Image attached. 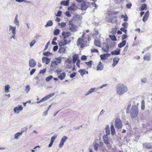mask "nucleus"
<instances>
[{
	"instance_id": "nucleus-17",
	"label": "nucleus",
	"mask_w": 152,
	"mask_h": 152,
	"mask_svg": "<svg viewBox=\"0 0 152 152\" xmlns=\"http://www.w3.org/2000/svg\"><path fill=\"white\" fill-rule=\"evenodd\" d=\"M88 5L86 4V2L83 1L81 4V10H82L85 11L88 8Z\"/></svg>"
},
{
	"instance_id": "nucleus-57",
	"label": "nucleus",
	"mask_w": 152,
	"mask_h": 152,
	"mask_svg": "<svg viewBox=\"0 0 152 152\" xmlns=\"http://www.w3.org/2000/svg\"><path fill=\"white\" fill-rule=\"evenodd\" d=\"M87 59V57L85 55H83L81 57V59L83 61L86 60Z\"/></svg>"
},
{
	"instance_id": "nucleus-46",
	"label": "nucleus",
	"mask_w": 152,
	"mask_h": 152,
	"mask_svg": "<svg viewBox=\"0 0 152 152\" xmlns=\"http://www.w3.org/2000/svg\"><path fill=\"white\" fill-rule=\"evenodd\" d=\"M122 25L124 28H127L128 26V23L127 22H125L124 23H122Z\"/></svg>"
},
{
	"instance_id": "nucleus-21",
	"label": "nucleus",
	"mask_w": 152,
	"mask_h": 152,
	"mask_svg": "<svg viewBox=\"0 0 152 152\" xmlns=\"http://www.w3.org/2000/svg\"><path fill=\"white\" fill-rule=\"evenodd\" d=\"M18 15L16 14L14 20V23L18 26H19L20 25L19 21L18 19Z\"/></svg>"
},
{
	"instance_id": "nucleus-7",
	"label": "nucleus",
	"mask_w": 152,
	"mask_h": 152,
	"mask_svg": "<svg viewBox=\"0 0 152 152\" xmlns=\"http://www.w3.org/2000/svg\"><path fill=\"white\" fill-rule=\"evenodd\" d=\"M102 138L103 141L105 144L107 145V146L110 145V143L108 140V136L107 134L104 135L103 136Z\"/></svg>"
},
{
	"instance_id": "nucleus-15",
	"label": "nucleus",
	"mask_w": 152,
	"mask_h": 152,
	"mask_svg": "<svg viewBox=\"0 0 152 152\" xmlns=\"http://www.w3.org/2000/svg\"><path fill=\"white\" fill-rule=\"evenodd\" d=\"M77 8V7L75 4L74 3L72 4L68 8V10H71L72 11H75Z\"/></svg>"
},
{
	"instance_id": "nucleus-19",
	"label": "nucleus",
	"mask_w": 152,
	"mask_h": 152,
	"mask_svg": "<svg viewBox=\"0 0 152 152\" xmlns=\"http://www.w3.org/2000/svg\"><path fill=\"white\" fill-rule=\"evenodd\" d=\"M120 50L118 48L117 49L111 52V54L112 55H118L120 54Z\"/></svg>"
},
{
	"instance_id": "nucleus-23",
	"label": "nucleus",
	"mask_w": 152,
	"mask_h": 152,
	"mask_svg": "<svg viewBox=\"0 0 152 152\" xmlns=\"http://www.w3.org/2000/svg\"><path fill=\"white\" fill-rule=\"evenodd\" d=\"M16 27L15 26H12L10 25V26L9 30H11L13 34L15 35Z\"/></svg>"
},
{
	"instance_id": "nucleus-6",
	"label": "nucleus",
	"mask_w": 152,
	"mask_h": 152,
	"mask_svg": "<svg viewBox=\"0 0 152 152\" xmlns=\"http://www.w3.org/2000/svg\"><path fill=\"white\" fill-rule=\"evenodd\" d=\"M27 129V128L26 127H25L22 129V131L21 132H18L16 133L14 136L15 138V139H18L20 136L22 135L23 132H24Z\"/></svg>"
},
{
	"instance_id": "nucleus-31",
	"label": "nucleus",
	"mask_w": 152,
	"mask_h": 152,
	"mask_svg": "<svg viewBox=\"0 0 152 152\" xmlns=\"http://www.w3.org/2000/svg\"><path fill=\"white\" fill-rule=\"evenodd\" d=\"M94 148V150L97 151L98 150V147L99 146V144L96 142L95 143H93Z\"/></svg>"
},
{
	"instance_id": "nucleus-45",
	"label": "nucleus",
	"mask_w": 152,
	"mask_h": 152,
	"mask_svg": "<svg viewBox=\"0 0 152 152\" xmlns=\"http://www.w3.org/2000/svg\"><path fill=\"white\" fill-rule=\"evenodd\" d=\"M60 32V30L58 29H55L54 32L53 34L55 35H58Z\"/></svg>"
},
{
	"instance_id": "nucleus-28",
	"label": "nucleus",
	"mask_w": 152,
	"mask_h": 152,
	"mask_svg": "<svg viewBox=\"0 0 152 152\" xmlns=\"http://www.w3.org/2000/svg\"><path fill=\"white\" fill-rule=\"evenodd\" d=\"M94 44L95 46L98 47H101V42L99 40H95L94 42Z\"/></svg>"
},
{
	"instance_id": "nucleus-62",
	"label": "nucleus",
	"mask_w": 152,
	"mask_h": 152,
	"mask_svg": "<svg viewBox=\"0 0 152 152\" xmlns=\"http://www.w3.org/2000/svg\"><path fill=\"white\" fill-rule=\"evenodd\" d=\"M55 94V93H52L51 94H50L49 95H48V96H46L48 99L50 98V97H51L52 96H54Z\"/></svg>"
},
{
	"instance_id": "nucleus-8",
	"label": "nucleus",
	"mask_w": 152,
	"mask_h": 152,
	"mask_svg": "<svg viewBox=\"0 0 152 152\" xmlns=\"http://www.w3.org/2000/svg\"><path fill=\"white\" fill-rule=\"evenodd\" d=\"M83 39L81 38H79L77 40V46L80 45V48H83L84 46V45L83 43Z\"/></svg>"
},
{
	"instance_id": "nucleus-40",
	"label": "nucleus",
	"mask_w": 152,
	"mask_h": 152,
	"mask_svg": "<svg viewBox=\"0 0 152 152\" xmlns=\"http://www.w3.org/2000/svg\"><path fill=\"white\" fill-rule=\"evenodd\" d=\"M10 88V87L9 85H6V86H5V88H4L5 92L6 93H7V92L9 91V90Z\"/></svg>"
},
{
	"instance_id": "nucleus-32",
	"label": "nucleus",
	"mask_w": 152,
	"mask_h": 152,
	"mask_svg": "<svg viewBox=\"0 0 152 152\" xmlns=\"http://www.w3.org/2000/svg\"><path fill=\"white\" fill-rule=\"evenodd\" d=\"M53 25V23L51 20L48 21L47 22L46 24L45 25L46 27L52 26Z\"/></svg>"
},
{
	"instance_id": "nucleus-11",
	"label": "nucleus",
	"mask_w": 152,
	"mask_h": 152,
	"mask_svg": "<svg viewBox=\"0 0 152 152\" xmlns=\"http://www.w3.org/2000/svg\"><path fill=\"white\" fill-rule=\"evenodd\" d=\"M68 41L66 39H64V41H60L58 43L59 46H64V45H67L70 42V40Z\"/></svg>"
},
{
	"instance_id": "nucleus-51",
	"label": "nucleus",
	"mask_w": 152,
	"mask_h": 152,
	"mask_svg": "<svg viewBox=\"0 0 152 152\" xmlns=\"http://www.w3.org/2000/svg\"><path fill=\"white\" fill-rule=\"evenodd\" d=\"M61 10H59L58 11L57 13L56 14H55V15L56 16L60 17L61 15Z\"/></svg>"
},
{
	"instance_id": "nucleus-38",
	"label": "nucleus",
	"mask_w": 152,
	"mask_h": 152,
	"mask_svg": "<svg viewBox=\"0 0 152 152\" xmlns=\"http://www.w3.org/2000/svg\"><path fill=\"white\" fill-rule=\"evenodd\" d=\"M43 55L45 56H49L52 55V54L49 51H47L43 53Z\"/></svg>"
},
{
	"instance_id": "nucleus-59",
	"label": "nucleus",
	"mask_w": 152,
	"mask_h": 152,
	"mask_svg": "<svg viewBox=\"0 0 152 152\" xmlns=\"http://www.w3.org/2000/svg\"><path fill=\"white\" fill-rule=\"evenodd\" d=\"M50 42L49 41L48 42H47L46 45L45 46V48L44 49V51L46 50L48 48V45H50Z\"/></svg>"
},
{
	"instance_id": "nucleus-42",
	"label": "nucleus",
	"mask_w": 152,
	"mask_h": 152,
	"mask_svg": "<svg viewBox=\"0 0 152 152\" xmlns=\"http://www.w3.org/2000/svg\"><path fill=\"white\" fill-rule=\"evenodd\" d=\"M109 37L113 41H116L117 40L115 35H109Z\"/></svg>"
},
{
	"instance_id": "nucleus-39",
	"label": "nucleus",
	"mask_w": 152,
	"mask_h": 152,
	"mask_svg": "<svg viewBox=\"0 0 152 152\" xmlns=\"http://www.w3.org/2000/svg\"><path fill=\"white\" fill-rule=\"evenodd\" d=\"M145 102L144 100H142L141 102V109L142 110H144L145 108Z\"/></svg>"
},
{
	"instance_id": "nucleus-30",
	"label": "nucleus",
	"mask_w": 152,
	"mask_h": 152,
	"mask_svg": "<svg viewBox=\"0 0 152 152\" xmlns=\"http://www.w3.org/2000/svg\"><path fill=\"white\" fill-rule=\"evenodd\" d=\"M61 5L68 6L69 5V1H63L61 2Z\"/></svg>"
},
{
	"instance_id": "nucleus-44",
	"label": "nucleus",
	"mask_w": 152,
	"mask_h": 152,
	"mask_svg": "<svg viewBox=\"0 0 152 152\" xmlns=\"http://www.w3.org/2000/svg\"><path fill=\"white\" fill-rule=\"evenodd\" d=\"M67 139L68 137L66 136H64L62 137L61 141L64 143Z\"/></svg>"
},
{
	"instance_id": "nucleus-49",
	"label": "nucleus",
	"mask_w": 152,
	"mask_h": 152,
	"mask_svg": "<svg viewBox=\"0 0 152 152\" xmlns=\"http://www.w3.org/2000/svg\"><path fill=\"white\" fill-rule=\"evenodd\" d=\"M36 42V40L35 39H34L30 43V46L31 47H32L35 43Z\"/></svg>"
},
{
	"instance_id": "nucleus-60",
	"label": "nucleus",
	"mask_w": 152,
	"mask_h": 152,
	"mask_svg": "<svg viewBox=\"0 0 152 152\" xmlns=\"http://www.w3.org/2000/svg\"><path fill=\"white\" fill-rule=\"evenodd\" d=\"M66 24L65 22H62L61 23L60 26L61 28H64L66 26Z\"/></svg>"
},
{
	"instance_id": "nucleus-58",
	"label": "nucleus",
	"mask_w": 152,
	"mask_h": 152,
	"mask_svg": "<svg viewBox=\"0 0 152 152\" xmlns=\"http://www.w3.org/2000/svg\"><path fill=\"white\" fill-rule=\"evenodd\" d=\"M149 15V12L148 11H147L145 13L144 16L148 18Z\"/></svg>"
},
{
	"instance_id": "nucleus-35",
	"label": "nucleus",
	"mask_w": 152,
	"mask_h": 152,
	"mask_svg": "<svg viewBox=\"0 0 152 152\" xmlns=\"http://www.w3.org/2000/svg\"><path fill=\"white\" fill-rule=\"evenodd\" d=\"M121 17L122 18H124V20L125 21H127L128 20V17H127L126 15H122L121 16Z\"/></svg>"
},
{
	"instance_id": "nucleus-55",
	"label": "nucleus",
	"mask_w": 152,
	"mask_h": 152,
	"mask_svg": "<svg viewBox=\"0 0 152 152\" xmlns=\"http://www.w3.org/2000/svg\"><path fill=\"white\" fill-rule=\"evenodd\" d=\"M125 28H124V27H122L120 28V30L125 33V34H126L127 32V30Z\"/></svg>"
},
{
	"instance_id": "nucleus-56",
	"label": "nucleus",
	"mask_w": 152,
	"mask_h": 152,
	"mask_svg": "<svg viewBox=\"0 0 152 152\" xmlns=\"http://www.w3.org/2000/svg\"><path fill=\"white\" fill-rule=\"evenodd\" d=\"M76 75V72H73L70 75V77L71 78H73Z\"/></svg>"
},
{
	"instance_id": "nucleus-1",
	"label": "nucleus",
	"mask_w": 152,
	"mask_h": 152,
	"mask_svg": "<svg viewBox=\"0 0 152 152\" xmlns=\"http://www.w3.org/2000/svg\"><path fill=\"white\" fill-rule=\"evenodd\" d=\"M127 91V87L122 84H118L116 87V94L119 95H123Z\"/></svg>"
},
{
	"instance_id": "nucleus-52",
	"label": "nucleus",
	"mask_w": 152,
	"mask_h": 152,
	"mask_svg": "<svg viewBox=\"0 0 152 152\" xmlns=\"http://www.w3.org/2000/svg\"><path fill=\"white\" fill-rule=\"evenodd\" d=\"M30 89V88L29 86L28 85H27L25 89V91H26L27 93H28Z\"/></svg>"
},
{
	"instance_id": "nucleus-25",
	"label": "nucleus",
	"mask_w": 152,
	"mask_h": 152,
	"mask_svg": "<svg viewBox=\"0 0 152 152\" xmlns=\"http://www.w3.org/2000/svg\"><path fill=\"white\" fill-rule=\"evenodd\" d=\"M126 41L123 40L121 43L118 44V47L119 48H121L126 45Z\"/></svg>"
},
{
	"instance_id": "nucleus-50",
	"label": "nucleus",
	"mask_w": 152,
	"mask_h": 152,
	"mask_svg": "<svg viewBox=\"0 0 152 152\" xmlns=\"http://www.w3.org/2000/svg\"><path fill=\"white\" fill-rule=\"evenodd\" d=\"M143 58L144 59L148 61H149L150 59V56H147L146 55H145Z\"/></svg>"
},
{
	"instance_id": "nucleus-29",
	"label": "nucleus",
	"mask_w": 152,
	"mask_h": 152,
	"mask_svg": "<svg viewBox=\"0 0 152 152\" xmlns=\"http://www.w3.org/2000/svg\"><path fill=\"white\" fill-rule=\"evenodd\" d=\"M110 129L111 131V134L112 135H113L115 133V129L113 124L111 126Z\"/></svg>"
},
{
	"instance_id": "nucleus-22",
	"label": "nucleus",
	"mask_w": 152,
	"mask_h": 152,
	"mask_svg": "<svg viewBox=\"0 0 152 152\" xmlns=\"http://www.w3.org/2000/svg\"><path fill=\"white\" fill-rule=\"evenodd\" d=\"M143 148L152 149V146L150 143H143Z\"/></svg>"
},
{
	"instance_id": "nucleus-2",
	"label": "nucleus",
	"mask_w": 152,
	"mask_h": 152,
	"mask_svg": "<svg viewBox=\"0 0 152 152\" xmlns=\"http://www.w3.org/2000/svg\"><path fill=\"white\" fill-rule=\"evenodd\" d=\"M138 105V104L137 103L136 105H132L130 113V117L132 118H134L138 116L139 112Z\"/></svg>"
},
{
	"instance_id": "nucleus-18",
	"label": "nucleus",
	"mask_w": 152,
	"mask_h": 152,
	"mask_svg": "<svg viewBox=\"0 0 152 152\" xmlns=\"http://www.w3.org/2000/svg\"><path fill=\"white\" fill-rule=\"evenodd\" d=\"M120 58L118 57H115L113 59V62L112 64V66L114 67L118 64Z\"/></svg>"
},
{
	"instance_id": "nucleus-48",
	"label": "nucleus",
	"mask_w": 152,
	"mask_h": 152,
	"mask_svg": "<svg viewBox=\"0 0 152 152\" xmlns=\"http://www.w3.org/2000/svg\"><path fill=\"white\" fill-rule=\"evenodd\" d=\"M79 57L77 54H74L73 56V59H74L76 60V61H77Z\"/></svg>"
},
{
	"instance_id": "nucleus-33",
	"label": "nucleus",
	"mask_w": 152,
	"mask_h": 152,
	"mask_svg": "<svg viewBox=\"0 0 152 152\" xmlns=\"http://www.w3.org/2000/svg\"><path fill=\"white\" fill-rule=\"evenodd\" d=\"M106 133L107 135L110 134V131L109 126L108 125L106 126L105 127Z\"/></svg>"
},
{
	"instance_id": "nucleus-26",
	"label": "nucleus",
	"mask_w": 152,
	"mask_h": 152,
	"mask_svg": "<svg viewBox=\"0 0 152 152\" xmlns=\"http://www.w3.org/2000/svg\"><path fill=\"white\" fill-rule=\"evenodd\" d=\"M59 50V53H64L65 51L66 48L65 46H60Z\"/></svg>"
},
{
	"instance_id": "nucleus-53",
	"label": "nucleus",
	"mask_w": 152,
	"mask_h": 152,
	"mask_svg": "<svg viewBox=\"0 0 152 152\" xmlns=\"http://www.w3.org/2000/svg\"><path fill=\"white\" fill-rule=\"evenodd\" d=\"M65 14L66 16L67 17L69 18L71 16V15L70 14V12L69 11H66L65 13Z\"/></svg>"
},
{
	"instance_id": "nucleus-63",
	"label": "nucleus",
	"mask_w": 152,
	"mask_h": 152,
	"mask_svg": "<svg viewBox=\"0 0 152 152\" xmlns=\"http://www.w3.org/2000/svg\"><path fill=\"white\" fill-rule=\"evenodd\" d=\"M36 71V69H32L30 72V74L31 75H32Z\"/></svg>"
},
{
	"instance_id": "nucleus-9",
	"label": "nucleus",
	"mask_w": 152,
	"mask_h": 152,
	"mask_svg": "<svg viewBox=\"0 0 152 152\" xmlns=\"http://www.w3.org/2000/svg\"><path fill=\"white\" fill-rule=\"evenodd\" d=\"M23 109V108L22 105H19L15 107L14 109V111L15 113L18 114L20 111Z\"/></svg>"
},
{
	"instance_id": "nucleus-24",
	"label": "nucleus",
	"mask_w": 152,
	"mask_h": 152,
	"mask_svg": "<svg viewBox=\"0 0 152 152\" xmlns=\"http://www.w3.org/2000/svg\"><path fill=\"white\" fill-rule=\"evenodd\" d=\"M147 8V5L146 4H142L141 7H140V11H142L145 10H146Z\"/></svg>"
},
{
	"instance_id": "nucleus-5",
	"label": "nucleus",
	"mask_w": 152,
	"mask_h": 152,
	"mask_svg": "<svg viewBox=\"0 0 152 152\" xmlns=\"http://www.w3.org/2000/svg\"><path fill=\"white\" fill-rule=\"evenodd\" d=\"M122 123L121 119L118 118H117L115 122V128L118 129H120L122 128Z\"/></svg>"
},
{
	"instance_id": "nucleus-12",
	"label": "nucleus",
	"mask_w": 152,
	"mask_h": 152,
	"mask_svg": "<svg viewBox=\"0 0 152 152\" xmlns=\"http://www.w3.org/2000/svg\"><path fill=\"white\" fill-rule=\"evenodd\" d=\"M58 65L56 62V61H53L52 62L50 67V70H54L55 69Z\"/></svg>"
},
{
	"instance_id": "nucleus-47",
	"label": "nucleus",
	"mask_w": 152,
	"mask_h": 152,
	"mask_svg": "<svg viewBox=\"0 0 152 152\" xmlns=\"http://www.w3.org/2000/svg\"><path fill=\"white\" fill-rule=\"evenodd\" d=\"M53 78V77L52 75H50L47 77L46 78V82H49L51 79Z\"/></svg>"
},
{
	"instance_id": "nucleus-41",
	"label": "nucleus",
	"mask_w": 152,
	"mask_h": 152,
	"mask_svg": "<svg viewBox=\"0 0 152 152\" xmlns=\"http://www.w3.org/2000/svg\"><path fill=\"white\" fill-rule=\"evenodd\" d=\"M128 44L126 45L125 47L124 48V50L123 51V53L124 54H125L126 53V52L128 48Z\"/></svg>"
},
{
	"instance_id": "nucleus-16",
	"label": "nucleus",
	"mask_w": 152,
	"mask_h": 152,
	"mask_svg": "<svg viewBox=\"0 0 152 152\" xmlns=\"http://www.w3.org/2000/svg\"><path fill=\"white\" fill-rule=\"evenodd\" d=\"M111 55L110 54L107 53L101 55L100 56L101 59L102 60H104L107 59V57H109Z\"/></svg>"
},
{
	"instance_id": "nucleus-4",
	"label": "nucleus",
	"mask_w": 152,
	"mask_h": 152,
	"mask_svg": "<svg viewBox=\"0 0 152 152\" xmlns=\"http://www.w3.org/2000/svg\"><path fill=\"white\" fill-rule=\"evenodd\" d=\"M82 19V18L80 15L77 14H75L73 17V18L71 20H73V22L74 23H78L79 25H80L81 23V20Z\"/></svg>"
},
{
	"instance_id": "nucleus-64",
	"label": "nucleus",
	"mask_w": 152,
	"mask_h": 152,
	"mask_svg": "<svg viewBox=\"0 0 152 152\" xmlns=\"http://www.w3.org/2000/svg\"><path fill=\"white\" fill-rule=\"evenodd\" d=\"M132 4L131 3L127 4H126V7L128 9H130L131 8Z\"/></svg>"
},
{
	"instance_id": "nucleus-43",
	"label": "nucleus",
	"mask_w": 152,
	"mask_h": 152,
	"mask_svg": "<svg viewBox=\"0 0 152 152\" xmlns=\"http://www.w3.org/2000/svg\"><path fill=\"white\" fill-rule=\"evenodd\" d=\"M93 62V61L91 60H90L88 62H85V63L86 65H87L89 66H90V67H91L92 66V63Z\"/></svg>"
},
{
	"instance_id": "nucleus-10",
	"label": "nucleus",
	"mask_w": 152,
	"mask_h": 152,
	"mask_svg": "<svg viewBox=\"0 0 152 152\" xmlns=\"http://www.w3.org/2000/svg\"><path fill=\"white\" fill-rule=\"evenodd\" d=\"M37 64V63L34 59H31L29 61V66L31 67H34Z\"/></svg>"
},
{
	"instance_id": "nucleus-13",
	"label": "nucleus",
	"mask_w": 152,
	"mask_h": 152,
	"mask_svg": "<svg viewBox=\"0 0 152 152\" xmlns=\"http://www.w3.org/2000/svg\"><path fill=\"white\" fill-rule=\"evenodd\" d=\"M109 47L106 43H104L102 47V50L105 52H108L109 51Z\"/></svg>"
},
{
	"instance_id": "nucleus-3",
	"label": "nucleus",
	"mask_w": 152,
	"mask_h": 152,
	"mask_svg": "<svg viewBox=\"0 0 152 152\" xmlns=\"http://www.w3.org/2000/svg\"><path fill=\"white\" fill-rule=\"evenodd\" d=\"M74 22H73V20H71L69 21L68 24V28L71 31L75 32L76 31L77 28V26L74 24Z\"/></svg>"
},
{
	"instance_id": "nucleus-27",
	"label": "nucleus",
	"mask_w": 152,
	"mask_h": 152,
	"mask_svg": "<svg viewBox=\"0 0 152 152\" xmlns=\"http://www.w3.org/2000/svg\"><path fill=\"white\" fill-rule=\"evenodd\" d=\"M66 77V73L65 72H63L61 73L58 76L59 78L61 80H63Z\"/></svg>"
},
{
	"instance_id": "nucleus-14",
	"label": "nucleus",
	"mask_w": 152,
	"mask_h": 152,
	"mask_svg": "<svg viewBox=\"0 0 152 152\" xmlns=\"http://www.w3.org/2000/svg\"><path fill=\"white\" fill-rule=\"evenodd\" d=\"M62 35L64 37V39H66V38H69L71 35V33L69 31L66 32L65 31H63L62 33Z\"/></svg>"
},
{
	"instance_id": "nucleus-61",
	"label": "nucleus",
	"mask_w": 152,
	"mask_h": 152,
	"mask_svg": "<svg viewBox=\"0 0 152 152\" xmlns=\"http://www.w3.org/2000/svg\"><path fill=\"white\" fill-rule=\"evenodd\" d=\"M58 45H56L53 47V51L54 52L56 51L58 49Z\"/></svg>"
},
{
	"instance_id": "nucleus-20",
	"label": "nucleus",
	"mask_w": 152,
	"mask_h": 152,
	"mask_svg": "<svg viewBox=\"0 0 152 152\" xmlns=\"http://www.w3.org/2000/svg\"><path fill=\"white\" fill-rule=\"evenodd\" d=\"M103 64L102 63L101 61H100L97 65L96 69L97 71L102 70L103 69Z\"/></svg>"
},
{
	"instance_id": "nucleus-37",
	"label": "nucleus",
	"mask_w": 152,
	"mask_h": 152,
	"mask_svg": "<svg viewBox=\"0 0 152 152\" xmlns=\"http://www.w3.org/2000/svg\"><path fill=\"white\" fill-rule=\"evenodd\" d=\"M85 71V70H83L82 69H81L79 70L78 71V72L80 73L81 75L83 76L84 75L86 74Z\"/></svg>"
},
{
	"instance_id": "nucleus-34",
	"label": "nucleus",
	"mask_w": 152,
	"mask_h": 152,
	"mask_svg": "<svg viewBox=\"0 0 152 152\" xmlns=\"http://www.w3.org/2000/svg\"><path fill=\"white\" fill-rule=\"evenodd\" d=\"M56 61V62L58 65L60 64L62 61V59L61 57H58L55 58Z\"/></svg>"
},
{
	"instance_id": "nucleus-54",
	"label": "nucleus",
	"mask_w": 152,
	"mask_h": 152,
	"mask_svg": "<svg viewBox=\"0 0 152 152\" xmlns=\"http://www.w3.org/2000/svg\"><path fill=\"white\" fill-rule=\"evenodd\" d=\"M46 60L45 61V64H48L50 62L51 59L48 58L46 57Z\"/></svg>"
},
{
	"instance_id": "nucleus-36",
	"label": "nucleus",
	"mask_w": 152,
	"mask_h": 152,
	"mask_svg": "<svg viewBox=\"0 0 152 152\" xmlns=\"http://www.w3.org/2000/svg\"><path fill=\"white\" fill-rule=\"evenodd\" d=\"M148 81V79L146 77H143L141 79V82L142 83H147Z\"/></svg>"
}]
</instances>
